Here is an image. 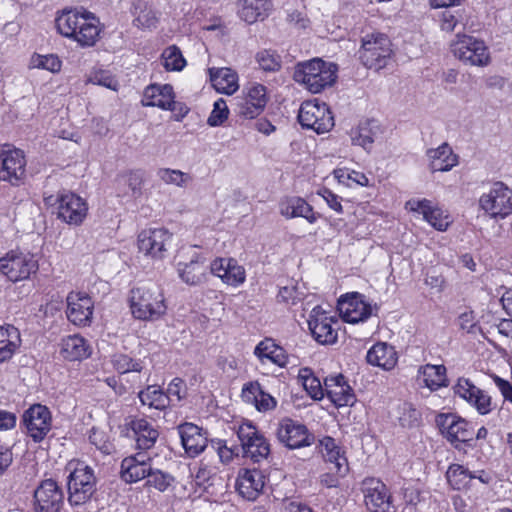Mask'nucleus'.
<instances>
[{
	"mask_svg": "<svg viewBox=\"0 0 512 512\" xmlns=\"http://www.w3.org/2000/svg\"><path fill=\"white\" fill-rule=\"evenodd\" d=\"M57 32L81 48L94 47L101 39L104 26L100 19L86 9L65 8L55 18Z\"/></svg>",
	"mask_w": 512,
	"mask_h": 512,
	"instance_id": "nucleus-1",
	"label": "nucleus"
},
{
	"mask_svg": "<svg viewBox=\"0 0 512 512\" xmlns=\"http://www.w3.org/2000/svg\"><path fill=\"white\" fill-rule=\"evenodd\" d=\"M128 305L134 319L154 322L167 313V303L162 289L156 285L134 287L129 291Z\"/></svg>",
	"mask_w": 512,
	"mask_h": 512,
	"instance_id": "nucleus-2",
	"label": "nucleus"
},
{
	"mask_svg": "<svg viewBox=\"0 0 512 512\" xmlns=\"http://www.w3.org/2000/svg\"><path fill=\"white\" fill-rule=\"evenodd\" d=\"M65 471L68 473V502L72 506L84 505L96 491L94 470L84 461L72 459L66 464Z\"/></svg>",
	"mask_w": 512,
	"mask_h": 512,
	"instance_id": "nucleus-3",
	"label": "nucleus"
},
{
	"mask_svg": "<svg viewBox=\"0 0 512 512\" xmlns=\"http://www.w3.org/2000/svg\"><path fill=\"white\" fill-rule=\"evenodd\" d=\"M337 71L336 64L314 58L299 63L296 66L294 78L297 82L303 84L309 92L317 94L335 83Z\"/></svg>",
	"mask_w": 512,
	"mask_h": 512,
	"instance_id": "nucleus-4",
	"label": "nucleus"
},
{
	"mask_svg": "<svg viewBox=\"0 0 512 512\" xmlns=\"http://www.w3.org/2000/svg\"><path fill=\"white\" fill-rule=\"evenodd\" d=\"M453 55L470 66L486 67L491 63V54L486 43L471 35L458 33L450 44Z\"/></svg>",
	"mask_w": 512,
	"mask_h": 512,
	"instance_id": "nucleus-5",
	"label": "nucleus"
},
{
	"mask_svg": "<svg viewBox=\"0 0 512 512\" xmlns=\"http://www.w3.org/2000/svg\"><path fill=\"white\" fill-rule=\"evenodd\" d=\"M39 269L36 255L21 249H12L0 258V272L12 282L27 280Z\"/></svg>",
	"mask_w": 512,
	"mask_h": 512,
	"instance_id": "nucleus-6",
	"label": "nucleus"
},
{
	"mask_svg": "<svg viewBox=\"0 0 512 512\" xmlns=\"http://www.w3.org/2000/svg\"><path fill=\"white\" fill-rule=\"evenodd\" d=\"M391 55L392 43L385 33L373 32L363 37L359 58L368 69L384 68Z\"/></svg>",
	"mask_w": 512,
	"mask_h": 512,
	"instance_id": "nucleus-7",
	"label": "nucleus"
},
{
	"mask_svg": "<svg viewBox=\"0 0 512 512\" xmlns=\"http://www.w3.org/2000/svg\"><path fill=\"white\" fill-rule=\"evenodd\" d=\"M298 121L303 128L311 129L317 134L328 132L334 126V117L329 106L317 100H308L301 104Z\"/></svg>",
	"mask_w": 512,
	"mask_h": 512,
	"instance_id": "nucleus-8",
	"label": "nucleus"
},
{
	"mask_svg": "<svg viewBox=\"0 0 512 512\" xmlns=\"http://www.w3.org/2000/svg\"><path fill=\"white\" fill-rule=\"evenodd\" d=\"M171 241L172 234L166 228L149 227L138 234L137 248L145 257L162 260L166 257Z\"/></svg>",
	"mask_w": 512,
	"mask_h": 512,
	"instance_id": "nucleus-9",
	"label": "nucleus"
},
{
	"mask_svg": "<svg viewBox=\"0 0 512 512\" xmlns=\"http://www.w3.org/2000/svg\"><path fill=\"white\" fill-rule=\"evenodd\" d=\"M267 102V88L260 83H251L236 97L235 112L242 119L252 120L262 114Z\"/></svg>",
	"mask_w": 512,
	"mask_h": 512,
	"instance_id": "nucleus-10",
	"label": "nucleus"
},
{
	"mask_svg": "<svg viewBox=\"0 0 512 512\" xmlns=\"http://www.w3.org/2000/svg\"><path fill=\"white\" fill-rule=\"evenodd\" d=\"M26 176V158L21 149L12 144L0 145V180L13 186L19 185Z\"/></svg>",
	"mask_w": 512,
	"mask_h": 512,
	"instance_id": "nucleus-11",
	"label": "nucleus"
},
{
	"mask_svg": "<svg viewBox=\"0 0 512 512\" xmlns=\"http://www.w3.org/2000/svg\"><path fill=\"white\" fill-rule=\"evenodd\" d=\"M309 330L313 338L322 345H331L337 341L339 321L330 312L320 306L312 309L309 320Z\"/></svg>",
	"mask_w": 512,
	"mask_h": 512,
	"instance_id": "nucleus-12",
	"label": "nucleus"
},
{
	"mask_svg": "<svg viewBox=\"0 0 512 512\" xmlns=\"http://www.w3.org/2000/svg\"><path fill=\"white\" fill-rule=\"evenodd\" d=\"M237 436L245 457H249L254 462L268 457L270 444L251 422L241 423L237 428Z\"/></svg>",
	"mask_w": 512,
	"mask_h": 512,
	"instance_id": "nucleus-13",
	"label": "nucleus"
},
{
	"mask_svg": "<svg viewBox=\"0 0 512 512\" xmlns=\"http://www.w3.org/2000/svg\"><path fill=\"white\" fill-rule=\"evenodd\" d=\"M25 432L35 443L43 441L52 428V414L48 407L34 404L22 416Z\"/></svg>",
	"mask_w": 512,
	"mask_h": 512,
	"instance_id": "nucleus-14",
	"label": "nucleus"
},
{
	"mask_svg": "<svg viewBox=\"0 0 512 512\" xmlns=\"http://www.w3.org/2000/svg\"><path fill=\"white\" fill-rule=\"evenodd\" d=\"M338 311L343 321L357 324L370 318L373 308L363 295L355 292L339 299Z\"/></svg>",
	"mask_w": 512,
	"mask_h": 512,
	"instance_id": "nucleus-15",
	"label": "nucleus"
},
{
	"mask_svg": "<svg viewBox=\"0 0 512 512\" xmlns=\"http://www.w3.org/2000/svg\"><path fill=\"white\" fill-rule=\"evenodd\" d=\"M63 503V491L53 479L42 481L34 491L35 512H59Z\"/></svg>",
	"mask_w": 512,
	"mask_h": 512,
	"instance_id": "nucleus-16",
	"label": "nucleus"
},
{
	"mask_svg": "<svg viewBox=\"0 0 512 512\" xmlns=\"http://www.w3.org/2000/svg\"><path fill=\"white\" fill-rule=\"evenodd\" d=\"M364 502L370 512H395L389 489L376 479L364 481Z\"/></svg>",
	"mask_w": 512,
	"mask_h": 512,
	"instance_id": "nucleus-17",
	"label": "nucleus"
},
{
	"mask_svg": "<svg viewBox=\"0 0 512 512\" xmlns=\"http://www.w3.org/2000/svg\"><path fill=\"white\" fill-rule=\"evenodd\" d=\"M405 207L410 212L421 214L423 219L438 231H446L452 222L446 211L427 199L409 200Z\"/></svg>",
	"mask_w": 512,
	"mask_h": 512,
	"instance_id": "nucleus-18",
	"label": "nucleus"
},
{
	"mask_svg": "<svg viewBox=\"0 0 512 512\" xmlns=\"http://www.w3.org/2000/svg\"><path fill=\"white\" fill-rule=\"evenodd\" d=\"M58 202V217L70 225L81 224L87 216V201L79 194H60Z\"/></svg>",
	"mask_w": 512,
	"mask_h": 512,
	"instance_id": "nucleus-19",
	"label": "nucleus"
},
{
	"mask_svg": "<svg viewBox=\"0 0 512 512\" xmlns=\"http://www.w3.org/2000/svg\"><path fill=\"white\" fill-rule=\"evenodd\" d=\"M277 438L289 449L306 447L313 443L307 427L291 419H284L279 423Z\"/></svg>",
	"mask_w": 512,
	"mask_h": 512,
	"instance_id": "nucleus-20",
	"label": "nucleus"
},
{
	"mask_svg": "<svg viewBox=\"0 0 512 512\" xmlns=\"http://www.w3.org/2000/svg\"><path fill=\"white\" fill-rule=\"evenodd\" d=\"M94 302L86 293L70 292L67 296V318L77 326H88L91 323Z\"/></svg>",
	"mask_w": 512,
	"mask_h": 512,
	"instance_id": "nucleus-21",
	"label": "nucleus"
},
{
	"mask_svg": "<svg viewBox=\"0 0 512 512\" xmlns=\"http://www.w3.org/2000/svg\"><path fill=\"white\" fill-rule=\"evenodd\" d=\"M436 422L444 437L455 444L464 443L472 439L473 432L469 429L468 422L452 413H443L437 416Z\"/></svg>",
	"mask_w": 512,
	"mask_h": 512,
	"instance_id": "nucleus-22",
	"label": "nucleus"
},
{
	"mask_svg": "<svg viewBox=\"0 0 512 512\" xmlns=\"http://www.w3.org/2000/svg\"><path fill=\"white\" fill-rule=\"evenodd\" d=\"M210 272L227 286L237 288L246 281L245 268L233 258H216L210 266Z\"/></svg>",
	"mask_w": 512,
	"mask_h": 512,
	"instance_id": "nucleus-23",
	"label": "nucleus"
},
{
	"mask_svg": "<svg viewBox=\"0 0 512 512\" xmlns=\"http://www.w3.org/2000/svg\"><path fill=\"white\" fill-rule=\"evenodd\" d=\"M265 477L257 469H240L236 479V490L239 495L248 500L255 501L262 493Z\"/></svg>",
	"mask_w": 512,
	"mask_h": 512,
	"instance_id": "nucleus-24",
	"label": "nucleus"
},
{
	"mask_svg": "<svg viewBox=\"0 0 512 512\" xmlns=\"http://www.w3.org/2000/svg\"><path fill=\"white\" fill-rule=\"evenodd\" d=\"M142 104L148 107H158L162 110H177L174 90L170 84H151L147 86L143 93Z\"/></svg>",
	"mask_w": 512,
	"mask_h": 512,
	"instance_id": "nucleus-25",
	"label": "nucleus"
},
{
	"mask_svg": "<svg viewBox=\"0 0 512 512\" xmlns=\"http://www.w3.org/2000/svg\"><path fill=\"white\" fill-rule=\"evenodd\" d=\"M325 393L337 407L353 405L356 398L353 389L342 374L331 375L325 379Z\"/></svg>",
	"mask_w": 512,
	"mask_h": 512,
	"instance_id": "nucleus-26",
	"label": "nucleus"
},
{
	"mask_svg": "<svg viewBox=\"0 0 512 512\" xmlns=\"http://www.w3.org/2000/svg\"><path fill=\"white\" fill-rule=\"evenodd\" d=\"M150 461L151 458L141 452L125 457L121 462V479L126 483H136L146 478L151 468Z\"/></svg>",
	"mask_w": 512,
	"mask_h": 512,
	"instance_id": "nucleus-27",
	"label": "nucleus"
},
{
	"mask_svg": "<svg viewBox=\"0 0 512 512\" xmlns=\"http://www.w3.org/2000/svg\"><path fill=\"white\" fill-rule=\"evenodd\" d=\"M479 207L491 219H505L512 213V194H482Z\"/></svg>",
	"mask_w": 512,
	"mask_h": 512,
	"instance_id": "nucleus-28",
	"label": "nucleus"
},
{
	"mask_svg": "<svg viewBox=\"0 0 512 512\" xmlns=\"http://www.w3.org/2000/svg\"><path fill=\"white\" fill-rule=\"evenodd\" d=\"M182 446L190 457L202 453L207 446V436L193 423H184L178 427Z\"/></svg>",
	"mask_w": 512,
	"mask_h": 512,
	"instance_id": "nucleus-29",
	"label": "nucleus"
},
{
	"mask_svg": "<svg viewBox=\"0 0 512 512\" xmlns=\"http://www.w3.org/2000/svg\"><path fill=\"white\" fill-rule=\"evenodd\" d=\"M59 353L67 361H81L91 355L92 348L84 337L74 334L62 338Z\"/></svg>",
	"mask_w": 512,
	"mask_h": 512,
	"instance_id": "nucleus-30",
	"label": "nucleus"
},
{
	"mask_svg": "<svg viewBox=\"0 0 512 512\" xmlns=\"http://www.w3.org/2000/svg\"><path fill=\"white\" fill-rule=\"evenodd\" d=\"M429 166L432 172H447L459 163V156L448 143L427 151Z\"/></svg>",
	"mask_w": 512,
	"mask_h": 512,
	"instance_id": "nucleus-31",
	"label": "nucleus"
},
{
	"mask_svg": "<svg viewBox=\"0 0 512 512\" xmlns=\"http://www.w3.org/2000/svg\"><path fill=\"white\" fill-rule=\"evenodd\" d=\"M209 79L213 88L222 94L232 95L239 89L238 74L231 68H209Z\"/></svg>",
	"mask_w": 512,
	"mask_h": 512,
	"instance_id": "nucleus-32",
	"label": "nucleus"
},
{
	"mask_svg": "<svg viewBox=\"0 0 512 512\" xmlns=\"http://www.w3.org/2000/svg\"><path fill=\"white\" fill-rule=\"evenodd\" d=\"M241 397L244 402L252 404L259 412H267L276 407V400L264 392L258 382H249L242 388Z\"/></svg>",
	"mask_w": 512,
	"mask_h": 512,
	"instance_id": "nucleus-33",
	"label": "nucleus"
},
{
	"mask_svg": "<svg viewBox=\"0 0 512 512\" xmlns=\"http://www.w3.org/2000/svg\"><path fill=\"white\" fill-rule=\"evenodd\" d=\"M366 359L369 364L389 371L396 366L398 354L392 345L378 342L368 350Z\"/></svg>",
	"mask_w": 512,
	"mask_h": 512,
	"instance_id": "nucleus-34",
	"label": "nucleus"
},
{
	"mask_svg": "<svg viewBox=\"0 0 512 512\" xmlns=\"http://www.w3.org/2000/svg\"><path fill=\"white\" fill-rule=\"evenodd\" d=\"M22 339L18 328L11 324L0 326V363L12 359L21 347Z\"/></svg>",
	"mask_w": 512,
	"mask_h": 512,
	"instance_id": "nucleus-35",
	"label": "nucleus"
},
{
	"mask_svg": "<svg viewBox=\"0 0 512 512\" xmlns=\"http://www.w3.org/2000/svg\"><path fill=\"white\" fill-rule=\"evenodd\" d=\"M238 15L248 24L263 21L268 17L270 2L268 0H238Z\"/></svg>",
	"mask_w": 512,
	"mask_h": 512,
	"instance_id": "nucleus-36",
	"label": "nucleus"
},
{
	"mask_svg": "<svg viewBox=\"0 0 512 512\" xmlns=\"http://www.w3.org/2000/svg\"><path fill=\"white\" fill-rule=\"evenodd\" d=\"M129 425L133 432L137 448L148 450L154 446L159 437V432L148 420L136 418L133 419Z\"/></svg>",
	"mask_w": 512,
	"mask_h": 512,
	"instance_id": "nucleus-37",
	"label": "nucleus"
},
{
	"mask_svg": "<svg viewBox=\"0 0 512 512\" xmlns=\"http://www.w3.org/2000/svg\"><path fill=\"white\" fill-rule=\"evenodd\" d=\"M207 265L203 257L197 256L189 263H178L179 277L188 285H199L206 280Z\"/></svg>",
	"mask_w": 512,
	"mask_h": 512,
	"instance_id": "nucleus-38",
	"label": "nucleus"
},
{
	"mask_svg": "<svg viewBox=\"0 0 512 512\" xmlns=\"http://www.w3.org/2000/svg\"><path fill=\"white\" fill-rule=\"evenodd\" d=\"M254 354L262 363L271 362L279 367H285L287 364V355L285 350L270 338H266L259 342L255 347Z\"/></svg>",
	"mask_w": 512,
	"mask_h": 512,
	"instance_id": "nucleus-39",
	"label": "nucleus"
},
{
	"mask_svg": "<svg viewBox=\"0 0 512 512\" xmlns=\"http://www.w3.org/2000/svg\"><path fill=\"white\" fill-rule=\"evenodd\" d=\"M320 450L328 462L334 465L336 473L344 475L347 472V459L342 448L332 437H324L320 440Z\"/></svg>",
	"mask_w": 512,
	"mask_h": 512,
	"instance_id": "nucleus-40",
	"label": "nucleus"
},
{
	"mask_svg": "<svg viewBox=\"0 0 512 512\" xmlns=\"http://www.w3.org/2000/svg\"><path fill=\"white\" fill-rule=\"evenodd\" d=\"M418 381L431 391L447 386L445 366L432 364L420 366L418 369Z\"/></svg>",
	"mask_w": 512,
	"mask_h": 512,
	"instance_id": "nucleus-41",
	"label": "nucleus"
},
{
	"mask_svg": "<svg viewBox=\"0 0 512 512\" xmlns=\"http://www.w3.org/2000/svg\"><path fill=\"white\" fill-rule=\"evenodd\" d=\"M131 13L134 16L133 25L139 29L155 28L158 18L147 0H134Z\"/></svg>",
	"mask_w": 512,
	"mask_h": 512,
	"instance_id": "nucleus-42",
	"label": "nucleus"
},
{
	"mask_svg": "<svg viewBox=\"0 0 512 512\" xmlns=\"http://www.w3.org/2000/svg\"><path fill=\"white\" fill-rule=\"evenodd\" d=\"M280 212L287 218L303 217L310 223L316 220L311 206L300 197L287 198L280 204Z\"/></svg>",
	"mask_w": 512,
	"mask_h": 512,
	"instance_id": "nucleus-43",
	"label": "nucleus"
},
{
	"mask_svg": "<svg viewBox=\"0 0 512 512\" xmlns=\"http://www.w3.org/2000/svg\"><path fill=\"white\" fill-rule=\"evenodd\" d=\"M139 399L143 405L157 410H164L169 406V396L156 385L148 386L138 394Z\"/></svg>",
	"mask_w": 512,
	"mask_h": 512,
	"instance_id": "nucleus-44",
	"label": "nucleus"
},
{
	"mask_svg": "<svg viewBox=\"0 0 512 512\" xmlns=\"http://www.w3.org/2000/svg\"><path fill=\"white\" fill-rule=\"evenodd\" d=\"M298 382L303 386L308 395L314 400H321L325 394L320 380L310 368H301L298 373Z\"/></svg>",
	"mask_w": 512,
	"mask_h": 512,
	"instance_id": "nucleus-45",
	"label": "nucleus"
},
{
	"mask_svg": "<svg viewBox=\"0 0 512 512\" xmlns=\"http://www.w3.org/2000/svg\"><path fill=\"white\" fill-rule=\"evenodd\" d=\"M446 478L453 489L461 490L467 487L474 476L464 466L452 464L446 472Z\"/></svg>",
	"mask_w": 512,
	"mask_h": 512,
	"instance_id": "nucleus-46",
	"label": "nucleus"
},
{
	"mask_svg": "<svg viewBox=\"0 0 512 512\" xmlns=\"http://www.w3.org/2000/svg\"><path fill=\"white\" fill-rule=\"evenodd\" d=\"M162 64L167 71H181L186 66V60L176 45H171L162 52Z\"/></svg>",
	"mask_w": 512,
	"mask_h": 512,
	"instance_id": "nucleus-47",
	"label": "nucleus"
},
{
	"mask_svg": "<svg viewBox=\"0 0 512 512\" xmlns=\"http://www.w3.org/2000/svg\"><path fill=\"white\" fill-rule=\"evenodd\" d=\"M255 60L259 68L265 72H277L282 66L281 56L271 49L258 51Z\"/></svg>",
	"mask_w": 512,
	"mask_h": 512,
	"instance_id": "nucleus-48",
	"label": "nucleus"
},
{
	"mask_svg": "<svg viewBox=\"0 0 512 512\" xmlns=\"http://www.w3.org/2000/svg\"><path fill=\"white\" fill-rule=\"evenodd\" d=\"M88 438L90 443L103 454H110L113 452L114 446L107 431L98 428H92Z\"/></svg>",
	"mask_w": 512,
	"mask_h": 512,
	"instance_id": "nucleus-49",
	"label": "nucleus"
},
{
	"mask_svg": "<svg viewBox=\"0 0 512 512\" xmlns=\"http://www.w3.org/2000/svg\"><path fill=\"white\" fill-rule=\"evenodd\" d=\"M113 367L121 374L129 372H141L142 364L138 360H134L125 354H115L112 358Z\"/></svg>",
	"mask_w": 512,
	"mask_h": 512,
	"instance_id": "nucleus-50",
	"label": "nucleus"
},
{
	"mask_svg": "<svg viewBox=\"0 0 512 512\" xmlns=\"http://www.w3.org/2000/svg\"><path fill=\"white\" fill-rule=\"evenodd\" d=\"M334 175L339 183H343L349 188H353V184H355V186H367L369 182L365 174L357 171L349 172L339 169L334 171Z\"/></svg>",
	"mask_w": 512,
	"mask_h": 512,
	"instance_id": "nucleus-51",
	"label": "nucleus"
},
{
	"mask_svg": "<svg viewBox=\"0 0 512 512\" xmlns=\"http://www.w3.org/2000/svg\"><path fill=\"white\" fill-rule=\"evenodd\" d=\"M229 116V109L226 101L219 98L214 102L213 110L208 117L207 123L211 127L221 126Z\"/></svg>",
	"mask_w": 512,
	"mask_h": 512,
	"instance_id": "nucleus-52",
	"label": "nucleus"
},
{
	"mask_svg": "<svg viewBox=\"0 0 512 512\" xmlns=\"http://www.w3.org/2000/svg\"><path fill=\"white\" fill-rule=\"evenodd\" d=\"M147 477V484L160 492L166 491L174 480L170 474L161 470H153L152 468H150Z\"/></svg>",
	"mask_w": 512,
	"mask_h": 512,
	"instance_id": "nucleus-53",
	"label": "nucleus"
},
{
	"mask_svg": "<svg viewBox=\"0 0 512 512\" xmlns=\"http://www.w3.org/2000/svg\"><path fill=\"white\" fill-rule=\"evenodd\" d=\"M477 412L481 415L490 413L493 409L492 399L488 393L481 390L479 393H475L471 399L466 400Z\"/></svg>",
	"mask_w": 512,
	"mask_h": 512,
	"instance_id": "nucleus-54",
	"label": "nucleus"
},
{
	"mask_svg": "<svg viewBox=\"0 0 512 512\" xmlns=\"http://www.w3.org/2000/svg\"><path fill=\"white\" fill-rule=\"evenodd\" d=\"M34 67L48 70L50 72H59L62 67V61L57 55H36L33 57Z\"/></svg>",
	"mask_w": 512,
	"mask_h": 512,
	"instance_id": "nucleus-55",
	"label": "nucleus"
},
{
	"mask_svg": "<svg viewBox=\"0 0 512 512\" xmlns=\"http://www.w3.org/2000/svg\"><path fill=\"white\" fill-rule=\"evenodd\" d=\"M159 178L167 184H175L182 186L184 183L189 181L191 177L180 170H174L169 168H161L158 170Z\"/></svg>",
	"mask_w": 512,
	"mask_h": 512,
	"instance_id": "nucleus-56",
	"label": "nucleus"
},
{
	"mask_svg": "<svg viewBox=\"0 0 512 512\" xmlns=\"http://www.w3.org/2000/svg\"><path fill=\"white\" fill-rule=\"evenodd\" d=\"M455 395L462 398L463 400L471 399L475 393H479L481 389L476 387L469 379L459 378L457 383L453 387Z\"/></svg>",
	"mask_w": 512,
	"mask_h": 512,
	"instance_id": "nucleus-57",
	"label": "nucleus"
},
{
	"mask_svg": "<svg viewBox=\"0 0 512 512\" xmlns=\"http://www.w3.org/2000/svg\"><path fill=\"white\" fill-rule=\"evenodd\" d=\"M461 10H445L439 16L440 28L443 31L452 32L461 18Z\"/></svg>",
	"mask_w": 512,
	"mask_h": 512,
	"instance_id": "nucleus-58",
	"label": "nucleus"
},
{
	"mask_svg": "<svg viewBox=\"0 0 512 512\" xmlns=\"http://www.w3.org/2000/svg\"><path fill=\"white\" fill-rule=\"evenodd\" d=\"M186 393V384L180 378H174L168 385L166 396H169V404L181 401Z\"/></svg>",
	"mask_w": 512,
	"mask_h": 512,
	"instance_id": "nucleus-59",
	"label": "nucleus"
},
{
	"mask_svg": "<svg viewBox=\"0 0 512 512\" xmlns=\"http://www.w3.org/2000/svg\"><path fill=\"white\" fill-rule=\"evenodd\" d=\"M92 81L98 85L104 86L111 90H117L118 81L113 75L104 70L95 71L92 76Z\"/></svg>",
	"mask_w": 512,
	"mask_h": 512,
	"instance_id": "nucleus-60",
	"label": "nucleus"
},
{
	"mask_svg": "<svg viewBox=\"0 0 512 512\" xmlns=\"http://www.w3.org/2000/svg\"><path fill=\"white\" fill-rule=\"evenodd\" d=\"M125 177L132 192H137L141 189L144 179V172L142 170H131L125 175Z\"/></svg>",
	"mask_w": 512,
	"mask_h": 512,
	"instance_id": "nucleus-61",
	"label": "nucleus"
},
{
	"mask_svg": "<svg viewBox=\"0 0 512 512\" xmlns=\"http://www.w3.org/2000/svg\"><path fill=\"white\" fill-rule=\"evenodd\" d=\"M288 22L297 29H306L310 25L309 18L300 11H293L288 15Z\"/></svg>",
	"mask_w": 512,
	"mask_h": 512,
	"instance_id": "nucleus-62",
	"label": "nucleus"
},
{
	"mask_svg": "<svg viewBox=\"0 0 512 512\" xmlns=\"http://www.w3.org/2000/svg\"><path fill=\"white\" fill-rule=\"evenodd\" d=\"M16 421L14 413L0 409V431L13 429L16 426Z\"/></svg>",
	"mask_w": 512,
	"mask_h": 512,
	"instance_id": "nucleus-63",
	"label": "nucleus"
},
{
	"mask_svg": "<svg viewBox=\"0 0 512 512\" xmlns=\"http://www.w3.org/2000/svg\"><path fill=\"white\" fill-rule=\"evenodd\" d=\"M281 512H313V510L301 502L286 501L282 504Z\"/></svg>",
	"mask_w": 512,
	"mask_h": 512,
	"instance_id": "nucleus-64",
	"label": "nucleus"
}]
</instances>
